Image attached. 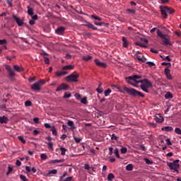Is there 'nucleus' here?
Instances as JSON below:
<instances>
[{
    "label": "nucleus",
    "mask_w": 181,
    "mask_h": 181,
    "mask_svg": "<svg viewBox=\"0 0 181 181\" xmlns=\"http://www.w3.org/2000/svg\"><path fill=\"white\" fill-rule=\"evenodd\" d=\"M164 74L166 76L168 80H173L172 74H170V69L165 68L164 70Z\"/></svg>",
    "instance_id": "nucleus-10"
},
{
    "label": "nucleus",
    "mask_w": 181,
    "mask_h": 181,
    "mask_svg": "<svg viewBox=\"0 0 181 181\" xmlns=\"http://www.w3.org/2000/svg\"><path fill=\"white\" fill-rule=\"evenodd\" d=\"M120 151L121 153L125 154L127 153V152H128V148H127L126 147H122Z\"/></svg>",
    "instance_id": "nucleus-41"
},
{
    "label": "nucleus",
    "mask_w": 181,
    "mask_h": 181,
    "mask_svg": "<svg viewBox=\"0 0 181 181\" xmlns=\"http://www.w3.org/2000/svg\"><path fill=\"white\" fill-rule=\"evenodd\" d=\"M165 100H169L170 98H173V95L170 92H168L165 95Z\"/></svg>",
    "instance_id": "nucleus-24"
},
{
    "label": "nucleus",
    "mask_w": 181,
    "mask_h": 181,
    "mask_svg": "<svg viewBox=\"0 0 181 181\" xmlns=\"http://www.w3.org/2000/svg\"><path fill=\"white\" fill-rule=\"evenodd\" d=\"M29 23L31 26H33V25H35V20H30Z\"/></svg>",
    "instance_id": "nucleus-64"
},
{
    "label": "nucleus",
    "mask_w": 181,
    "mask_h": 181,
    "mask_svg": "<svg viewBox=\"0 0 181 181\" xmlns=\"http://www.w3.org/2000/svg\"><path fill=\"white\" fill-rule=\"evenodd\" d=\"M45 84H46V81L40 79L38 82H35L32 85L31 88L33 91H40L42 90V86H45Z\"/></svg>",
    "instance_id": "nucleus-6"
},
{
    "label": "nucleus",
    "mask_w": 181,
    "mask_h": 181,
    "mask_svg": "<svg viewBox=\"0 0 181 181\" xmlns=\"http://www.w3.org/2000/svg\"><path fill=\"white\" fill-rule=\"evenodd\" d=\"M175 134H177L178 135H181V129H180V128H178V127L175 128Z\"/></svg>",
    "instance_id": "nucleus-46"
},
{
    "label": "nucleus",
    "mask_w": 181,
    "mask_h": 181,
    "mask_svg": "<svg viewBox=\"0 0 181 181\" xmlns=\"http://www.w3.org/2000/svg\"><path fill=\"white\" fill-rule=\"evenodd\" d=\"M18 139H19V141H21V142H22V144H26V140H25V139L23 138V136H18Z\"/></svg>",
    "instance_id": "nucleus-37"
},
{
    "label": "nucleus",
    "mask_w": 181,
    "mask_h": 181,
    "mask_svg": "<svg viewBox=\"0 0 181 181\" xmlns=\"http://www.w3.org/2000/svg\"><path fill=\"white\" fill-rule=\"evenodd\" d=\"M67 125L70 127V129L74 131V129H76V126H74V122L71 120H68Z\"/></svg>",
    "instance_id": "nucleus-18"
},
{
    "label": "nucleus",
    "mask_w": 181,
    "mask_h": 181,
    "mask_svg": "<svg viewBox=\"0 0 181 181\" xmlns=\"http://www.w3.org/2000/svg\"><path fill=\"white\" fill-rule=\"evenodd\" d=\"M111 92H112V90L110 88L105 90L104 94H105V97H108V95H110V94H111Z\"/></svg>",
    "instance_id": "nucleus-35"
},
{
    "label": "nucleus",
    "mask_w": 181,
    "mask_h": 181,
    "mask_svg": "<svg viewBox=\"0 0 181 181\" xmlns=\"http://www.w3.org/2000/svg\"><path fill=\"white\" fill-rule=\"evenodd\" d=\"M141 78H142V76L141 75H133L131 76H129L127 78H126L127 82L128 83V84H131L132 86H133V87H137L136 84H139L140 81L138 80H141ZM132 81H134L135 83H132Z\"/></svg>",
    "instance_id": "nucleus-5"
},
{
    "label": "nucleus",
    "mask_w": 181,
    "mask_h": 181,
    "mask_svg": "<svg viewBox=\"0 0 181 181\" xmlns=\"http://www.w3.org/2000/svg\"><path fill=\"white\" fill-rule=\"evenodd\" d=\"M114 148L112 147L109 148V155L111 156L113 153Z\"/></svg>",
    "instance_id": "nucleus-57"
},
{
    "label": "nucleus",
    "mask_w": 181,
    "mask_h": 181,
    "mask_svg": "<svg viewBox=\"0 0 181 181\" xmlns=\"http://www.w3.org/2000/svg\"><path fill=\"white\" fill-rule=\"evenodd\" d=\"M162 131H165V132H172L173 131V127L170 126L164 127L162 129Z\"/></svg>",
    "instance_id": "nucleus-19"
},
{
    "label": "nucleus",
    "mask_w": 181,
    "mask_h": 181,
    "mask_svg": "<svg viewBox=\"0 0 181 181\" xmlns=\"http://www.w3.org/2000/svg\"><path fill=\"white\" fill-rule=\"evenodd\" d=\"M94 23L96 26H105V28H108V26L110 25V24H108L107 23H104V22H97V21H94Z\"/></svg>",
    "instance_id": "nucleus-17"
},
{
    "label": "nucleus",
    "mask_w": 181,
    "mask_h": 181,
    "mask_svg": "<svg viewBox=\"0 0 181 181\" xmlns=\"http://www.w3.org/2000/svg\"><path fill=\"white\" fill-rule=\"evenodd\" d=\"M155 121L158 122L159 124L162 123V122L163 121V117H162V116H159V117H158L157 116L155 117L154 118Z\"/></svg>",
    "instance_id": "nucleus-23"
},
{
    "label": "nucleus",
    "mask_w": 181,
    "mask_h": 181,
    "mask_svg": "<svg viewBox=\"0 0 181 181\" xmlns=\"http://www.w3.org/2000/svg\"><path fill=\"white\" fill-rule=\"evenodd\" d=\"M27 8L28 15H30V16H33V15H35V13L33 12V8H30V6H28Z\"/></svg>",
    "instance_id": "nucleus-21"
},
{
    "label": "nucleus",
    "mask_w": 181,
    "mask_h": 181,
    "mask_svg": "<svg viewBox=\"0 0 181 181\" xmlns=\"http://www.w3.org/2000/svg\"><path fill=\"white\" fill-rule=\"evenodd\" d=\"M159 8L160 9L163 19H168V13L173 15V13L175 12L174 8L168 7V6H160Z\"/></svg>",
    "instance_id": "nucleus-3"
},
{
    "label": "nucleus",
    "mask_w": 181,
    "mask_h": 181,
    "mask_svg": "<svg viewBox=\"0 0 181 181\" xmlns=\"http://www.w3.org/2000/svg\"><path fill=\"white\" fill-rule=\"evenodd\" d=\"M5 69L8 71L9 77H15V71H13V69H12L11 66L5 65Z\"/></svg>",
    "instance_id": "nucleus-9"
},
{
    "label": "nucleus",
    "mask_w": 181,
    "mask_h": 181,
    "mask_svg": "<svg viewBox=\"0 0 181 181\" xmlns=\"http://www.w3.org/2000/svg\"><path fill=\"white\" fill-rule=\"evenodd\" d=\"M25 107H31L32 102L30 100H26L25 102Z\"/></svg>",
    "instance_id": "nucleus-44"
},
{
    "label": "nucleus",
    "mask_w": 181,
    "mask_h": 181,
    "mask_svg": "<svg viewBox=\"0 0 181 181\" xmlns=\"http://www.w3.org/2000/svg\"><path fill=\"white\" fill-rule=\"evenodd\" d=\"M115 179V176L114 175L113 173H110L107 175V180L108 181H112V180Z\"/></svg>",
    "instance_id": "nucleus-26"
},
{
    "label": "nucleus",
    "mask_w": 181,
    "mask_h": 181,
    "mask_svg": "<svg viewBox=\"0 0 181 181\" xmlns=\"http://www.w3.org/2000/svg\"><path fill=\"white\" fill-rule=\"evenodd\" d=\"M91 18L93 19H95V21H98L99 22H101V21H103V18H101L100 16H97L95 15H92Z\"/></svg>",
    "instance_id": "nucleus-29"
},
{
    "label": "nucleus",
    "mask_w": 181,
    "mask_h": 181,
    "mask_svg": "<svg viewBox=\"0 0 181 181\" xmlns=\"http://www.w3.org/2000/svg\"><path fill=\"white\" fill-rule=\"evenodd\" d=\"M162 66H168V67H170V66H172V64L170 63H168V62H163L162 64Z\"/></svg>",
    "instance_id": "nucleus-56"
},
{
    "label": "nucleus",
    "mask_w": 181,
    "mask_h": 181,
    "mask_svg": "<svg viewBox=\"0 0 181 181\" xmlns=\"http://www.w3.org/2000/svg\"><path fill=\"white\" fill-rule=\"evenodd\" d=\"M81 103L82 104H85V105H87V98H83L81 100Z\"/></svg>",
    "instance_id": "nucleus-49"
},
{
    "label": "nucleus",
    "mask_w": 181,
    "mask_h": 181,
    "mask_svg": "<svg viewBox=\"0 0 181 181\" xmlns=\"http://www.w3.org/2000/svg\"><path fill=\"white\" fill-rule=\"evenodd\" d=\"M74 69V66L66 65L62 68V70H73Z\"/></svg>",
    "instance_id": "nucleus-22"
},
{
    "label": "nucleus",
    "mask_w": 181,
    "mask_h": 181,
    "mask_svg": "<svg viewBox=\"0 0 181 181\" xmlns=\"http://www.w3.org/2000/svg\"><path fill=\"white\" fill-rule=\"evenodd\" d=\"M123 90L129 94V95H131V97H141V98H144L145 97V95L142 93V92L137 90L134 88H129L126 86H123Z\"/></svg>",
    "instance_id": "nucleus-2"
},
{
    "label": "nucleus",
    "mask_w": 181,
    "mask_h": 181,
    "mask_svg": "<svg viewBox=\"0 0 181 181\" xmlns=\"http://www.w3.org/2000/svg\"><path fill=\"white\" fill-rule=\"evenodd\" d=\"M6 40H0V45H6Z\"/></svg>",
    "instance_id": "nucleus-60"
},
{
    "label": "nucleus",
    "mask_w": 181,
    "mask_h": 181,
    "mask_svg": "<svg viewBox=\"0 0 181 181\" xmlns=\"http://www.w3.org/2000/svg\"><path fill=\"white\" fill-rule=\"evenodd\" d=\"M78 77H80V75H78V74H71V75L66 76V80L68 82L73 81L77 83V81H78Z\"/></svg>",
    "instance_id": "nucleus-8"
},
{
    "label": "nucleus",
    "mask_w": 181,
    "mask_h": 181,
    "mask_svg": "<svg viewBox=\"0 0 181 181\" xmlns=\"http://www.w3.org/2000/svg\"><path fill=\"white\" fill-rule=\"evenodd\" d=\"M157 36L161 40L160 44L163 46H172V41H170V37L166 34L162 33L160 30H157Z\"/></svg>",
    "instance_id": "nucleus-1"
},
{
    "label": "nucleus",
    "mask_w": 181,
    "mask_h": 181,
    "mask_svg": "<svg viewBox=\"0 0 181 181\" xmlns=\"http://www.w3.org/2000/svg\"><path fill=\"white\" fill-rule=\"evenodd\" d=\"M114 153L116 156V158H117V159H119V150H118V148L115 149Z\"/></svg>",
    "instance_id": "nucleus-33"
},
{
    "label": "nucleus",
    "mask_w": 181,
    "mask_h": 181,
    "mask_svg": "<svg viewBox=\"0 0 181 181\" xmlns=\"http://www.w3.org/2000/svg\"><path fill=\"white\" fill-rule=\"evenodd\" d=\"M9 119L6 116L0 117V124H8Z\"/></svg>",
    "instance_id": "nucleus-16"
},
{
    "label": "nucleus",
    "mask_w": 181,
    "mask_h": 181,
    "mask_svg": "<svg viewBox=\"0 0 181 181\" xmlns=\"http://www.w3.org/2000/svg\"><path fill=\"white\" fill-rule=\"evenodd\" d=\"M6 2H7V4H8V5L9 6H11V8H12V6H13V5L12 4V1H10V0H6Z\"/></svg>",
    "instance_id": "nucleus-58"
},
{
    "label": "nucleus",
    "mask_w": 181,
    "mask_h": 181,
    "mask_svg": "<svg viewBox=\"0 0 181 181\" xmlns=\"http://www.w3.org/2000/svg\"><path fill=\"white\" fill-rule=\"evenodd\" d=\"M85 26H87V28H89L93 30H98V28L97 27H95L94 25H93L91 23H89V22H86V23L85 24Z\"/></svg>",
    "instance_id": "nucleus-15"
},
{
    "label": "nucleus",
    "mask_w": 181,
    "mask_h": 181,
    "mask_svg": "<svg viewBox=\"0 0 181 181\" xmlns=\"http://www.w3.org/2000/svg\"><path fill=\"white\" fill-rule=\"evenodd\" d=\"M44 62L45 64H50V59L47 57H44Z\"/></svg>",
    "instance_id": "nucleus-43"
},
{
    "label": "nucleus",
    "mask_w": 181,
    "mask_h": 181,
    "mask_svg": "<svg viewBox=\"0 0 181 181\" xmlns=\"http://www.w3.org/2000/svg\"><path fill=\"white\" fill-rule=\"evenodd\" d=\"M146 64H148L150 67H153V66H155V63L152 62H147Z\"/></svg>",
    "instance_id": "nucleus-53"
},
{
    "label": "nucleus",
    "mask_w": 181,
    "mask_h": 181,
    "mask_svg": "<svg viewBox=\"0 0 181 181\" xmlns=\"http://www.w3.org/2000/svg\"><path fill=\"white\" fill-rule=\"evenodd\" d=\"M165 141L167 142V145H172V141H170V139H167Z\"/></svg>",
    "instance_id": "nucleus-61"
},
{
    "label": "nucleus",
    "mask_w": 181,
    "mask_h": 181,
    "mask_svg": "<svg viewBox=\"0 0 181 181\" xmlns=\"http://www.w3.org/2000/svg\"><path fill=\"white\" fill-rule=\"evenodd\" d=\"M13 69L14 70H16V71H18V73H22L23 71V68H21L18 65H14Z\"/></svg>",
    "instance_id": "nucleus-20"
},
{
    "label": "nucleus",
    "mask_w": 181,
    "mask_h": 181,
    "mask_svg": "<svg viewBox=\"0 0 181 181\" xmlns=\"http://www.w3.org/2000/svg\"><path fill=\"white\" fill-rule=\"evenodd\" d=\"M33 121L35 122V124H39V118L38 117H35L33 119Z\"/></svg>",
    "instance_id": "nucleus-63"
},
{
    "label": "nucleus",
    "mask_w": 181,
    "mask_h": 181,
    "mask_svg": "<svg viewBox=\"0 0 181 181\" xmlns=\"http://www.w3.org/2000/svg\"><path fill=\"white\" fill-rule=\"evenodd\" d=\"M33 21H37V15L31 16Z\"/></svg>",
    "instance_id": "nucleus-62"
},
{
    "label": "nucleus",
    "mask_w": 181,
    "mask_h": 181,
    "mask_svg": "<svg viewBox=\"0 0 181 181\" xmlns=\"http://www.w3.org/2000/svg\"><path fill=\"white\" fill-rule=\"evenodd\" d=\"M48 175H57V170L54 169L49 171Z\"/></svg>",
    "instance_id": "nucleus-36"
},
{
    "label": "nucleus",
    "mask_w": 181,
    "mask_h": 181,
    "mask_svg": "<svg viewBox=\"0 0 181 181\" xmlns=\"http://www.w3.org/2000/svg\"><path fill=\"white\" fill-rule=\"evenodd\" d=\"M134 169V165L129 164L126 166V170H128V172H131V170H133Z\"/></svg>",
    "instance_id": "nucleus-27"
},
{
    "label": "nucleus",
    "mask_w": 181,
    "mask_h": 181,
    "mask_svg": "<svg viewBox=\"0 0 181 181\" xmlns=\"http://www.w3.org/2000/svg\"><path fill=\"white\" fill-rule=\"evenodd\" d=\"M84 169H86V170H90V169H92V170H94V168L90 167V165L88 164H85Z\"/></svg>",
    "instance_id": "nucleus-39"
},
{
    "label": "nucleus",
    "mask_w": 181,
    "mask_h": 181,
    "mask_svg": "<svg viewBox=\"0 0 181 181\" xmlns=\"http://www.w3.org/2000/svg\"><path fill=\"white\" fill-rule=\"evenodd\" d=\"M167 165L171 170H174V172H179L177 170L180 168V165H179V160H175L173 163L168 162Z\"/></svg>",
    "instance_id": "nucleus-7"
},
{
    "label": "nucleus",
    "mask_w": 181,
    "mask_h": 181,
    "mask_svg": "<svg viewBox=\"0 0 181 181\" xmlns=\"http://www.w3.org/2000/svg\"><path fill=\"white\" fill-rule=\"evenodd\" d=\"M95 63L98 67H102L103 69H106L107 67V64L100 62L98 59H95Z\"/></svg>",
    "instance_id": "nucleus-12"
},
{
    "label": "nucleus",
    "mask_w": 181,
    "mask_h": 181,
    "mask_svg": "<svg viewBox=\"0 0 181 181\" xmlns=\"http://www.w3.org/2000/svg\"><path fill=\"white\" fill-rule=\"evenodd\" d=\"M144 161L146 163V165H153V161L149 160V158H145Z\"/></svg>",
    "instance_id": "nucleus-31"
},
{
    "label": "nucleus",
    "mask_w": 181,
    "mask_h": 181,
    "mask_svg": "<svg viewBox=\"0 0 181 181\" xmlns=\"http://www.w3.org/2000/svg\"><path fill=\"white\" fill-rule=\"evenodd\" d=\"M60 151H61V155H66V151H67V149H66V148L64 147H62L60 148Z\"/></svg>",
    "instance_id": "nucleus-38"
},
{
    "label": "nucleus",
    "mask_w": 181,
    "mask_h": 181,
    "mask_svg": "<svg viewBox=\"0 0 181 181\" xmlns=\"http://www.w3.org/2000/svg\"><path fill=\"white\" fill-rule=\"evenodd\" d=\"M74 141L76 142V144H80V142H81V139L78 137H74Z\"/></svg>",
    "instance_id": "nucleus-54"
},
{
    "label": "nucleus",
    "mask_w": 181,
    "mask_h": 181,
    "mask_svg": "<svg viewBox=\"0 0 181 181\" xmlns=\"http://www.w3.org/2000/svg\"><path fill=\"white\" fill-rule=\"evenodd\" d=\"M122 40L123 42L124 47H128V41L127 40V37H122Z\"/></svg>",
    "instance_id": "nucleus-25"
},
{
    "label": "nucleus",
    "mask_w": 181,
    "mask_h": 181,
    "mask_svg": "<svg viewBox=\"0 0 181 181\" xmlns=\"http://www.w3.org/2000/svg\"><path fill=\"white\" fill-rule=\"evenodd\" d=\"M69 89V85L66 83H62L60 86H59L56 90V91H62L64 90H68Z\"/></svg>",
    "instance_id": "nucleus-11"
},
{
    "label": "nucleus",
    "mask_w": 181,
    "mask_h": 181,
    "mask_svg": "<svg viewBox=\"0 0 181 181\" xmlns=\"http://www.w3.org/2000/svg\"><path fill=\"white\" fill-rule=\"evenodd\" d=\"M160 57L163 58V60H165L167 62H172V59H170V57L169 56L164 57L161 56Z\"/></svg>",
    "instance_id": "nucleus-42"
},
{
    "label": "nucleus",
    "mask_w": 181,
    "mask_h": 181,
    "mask_svg": "<svg viewBox=\"0 0 181 181\" xmlns=\"http://www.w3.org/2000/svg\"><path fill=\"white\" fill-rule=\"evenodd\" d=\"M64 30H66V28L63 26H61L55 30V33H57V35H64Z\"/></svg>",
    "instance_id": "nucleus-13"
},
{
    "label": "nucleus",
    "mask_w": 181,
    "mask_h": 181,
    "mask_svg": "<svg viewBox=\"0 0 181 181\" xmlns=\"http://www.w3.org/2000/svg\"><path fill=\"white\" fill-rule=\"evenodd\" d=\"M111 139H112V141H118V136H117V135H115V134H112Z\"/></svg>",
    "instance_id": "nucleus-47"
},
{
    "label": "nucleus",
    "mask_w": 181,
    "mask_h": 181,
    "mask_svg": "<svg viewBox=\"0 0 181 181\" xmlns=\"http://www.w3.org/2000/svg\"><path fill=\"white\" fill-rule=\"evenodd\" d=\"M127 11L129 13H132L133 15H134V13H135V12H136L135 9H131V8H128V9L127 10Z\"/></svg>",
    "instance_id": "nucleus-48"
},
{
    "label": "nucleus",
    "mask_w": 181,
    "mask_h": 181,
    "mask_svg": "<svg viewBox=\"0 0 181 181\" xmlns=\"http://www.w3.org/2000/svg\"><path fill=\"white\" fill-rule=\"evenodd\" d=\"M48 148L49 149H51V151H53V143L52 142L48 143Z\"/></svg>",
    "instance_id": "nucleus-55"
},
{
    "label": "nucleus",
    "mask_w": 181,
    "mask_h": 181,
    "mask_svg": "<svg viewBox=\"0 0 181 181\" xmlns=\"http://www.w3.org/2000/svg\"><path fill=\"white\" fill-rule=\"evenodd\" d=\"M40 158L42 160H46V159H47V155L45 154V153H42L40 155Z\"/></svg>",
    "instance_id": "nucleus-45"
},
{
    "label": "nucleus",
    "mask_w": 181,
    "mask_h": 181,
    "mask_svg": "<svg viewBox=\"0 0 181 181\" xmlns=\"http://www.w3.org/2000/svg\"><path fill=\"white\" fill-rule=\"evenodd\" d=\"M136 59L137 60H139V62H141L142 63H145V60H146V59H144L142 58V57L137 55L136 56Z\"/></svg>",
    "instance_id": "nucleus-34"
},
{
    "label": "nucleus",
    "mask_w": 181,
    "mask_h": 181,
    "mask_svg": "<svg viewBox=\"0 0 181 181\" xmlns=\"http://www.w3.org/2000/svg\"><path fill=\"white\" fill-rule=\"evenodd\" d=\"M138 83H141V85L140 86V88L143 91H144V93H149V89L148 88H151L152 87V83L149 80L144 78L143 80H140Z\"/></svg>",
    "instance_id": "nucleus-4"
},
{
    "label": "nucleus",
    "mask_w": 181,
    "mask_h": 181,
    "mask_svg": "<svg viewBox=\"0 0 181 181\" xmlns=\"http://www.w3.org/2000/svg\"><path fill=\"white\" fill-rule=\"evenodd\" d=\"M66 74H67V72L66 71H57L56 73V75L58 76V77H60L62 76H66Z\"/></svg>",
    "instance_id": "nucleus-28"
},
{
    "label": "nucleus",
    "mask_w": 181,
    "mask_h": 181,
    "mask_svg": "<svg viewBox=\"0 0 181 181\" xmlns=\"http://www.w3.org/2000/svg\"><path fill=\"white\" fill-rule=\"evenodd\" d=\"M13 18L16 21V22L18 25V26H22V25H23V21L21 20V18H18L15 15H13Z\"/></svg>",
    "instance_id": "nucleus-14"
},
{
    "label": "nucleus",
    "mask_w": 181,
    "mask_h": 181,
    "mask_svg": "<svg viewBox=\"0 0 181 181\" xmlns=\"http://www.w3.org/2000/svg\"><path fill=\"white\" fill-rule=\"evenodd\" d=\"M20 178L21 179V180L23 181H28V178L26 177V176L23 175H20Z\"/></svg>",
    "instance_id": "nucleus-50"
},
{
    "label": "nucleus",
    "mask_w": 181,
    "mask_h": 181,
    "mask_svg": "<svg viewBox=\"0 0 181 181\" xmlns=\"http://www.w3.org/2000/svg\"><path fill=\"white\" fill-rule=\"evenodd\" d=\"M75 97L77 100H80V98H81V95L78 94V93H76L75 94Z\"/></svg>",
    "instance_id": "nucleus-59"
},
{
    "label": "nucleus",
    "mask_w": 181,
    "mask_h": 181,
    "mask_svg": "<svg viewBox=\"0 0 181 181\" xmlns=\"http://www.w3.org/2000/svg\"><path fill=\"white\" fill-rule=\"evenodd\" d=\"M91 59H93V57L90 55L85 56L83 57V60H84L85 62H89V60H91Z\"/></svg>",
    "instance_id": "nucleus-32"
},
{
    "label": "nucleus",
    "mask_w": 181,
    "mask_h": 181,
    "mask_svg": "<svg viewBox=\"0 0 181 181\" xmlns=\"http://www.w3.org/2000/svg\"><path fill=\"white\" fill-rule=\"evenodd\" d=\"M51 131H52L53 135H54L55 136L57 135V130L56 129V127H53L51 129Z\"/></svg>",
    "instance_id": "nucleus-40"
},
{
    "label": "nucleus",
    "mask_w": 181,
    "mask_h": 181,
    "mask_svg": "<svg viewBox=\"0 0 181 181\" xmlns=\"http://www.w3.org/2000/svg\"><path fill=\"white\" fill-rule=\"evenodd\" d=\"M12 170H13V168L8 166V172L6 173V175H10Z\"/></svg>",
    "instance_id": "nucleus-52"
},
{
    "label": "nucleus",
    "mask_w": 181,
    "mask_h": 181,
    "mask_svg": "<svg viewBox=\"0 0 181 181\" xmlns=\"http://www.w3.org/2000/svg\"><path fill=\"white\" fill-rule=\"evenodd\" d=\"M70 97H71V93H64V98H70Z\"/></svg>",
    "instance_id": "nucleus-51"
},
{
    "label": "nucleus",
    "mask_w": 181,
    "mask_h": 181,
    "mask_svg": "<svg viewBox=\"0 0 181 181\" xmlns=\"http://www.w3.org/2000/svg\"><path fill=\"white\" fill-rule=\"evenodd\" d=\"M102 83L99 84L98 88L96 89V91L99 93L101 94V93H103V91H104V89H103V88L101 87Z\"/></svg>",
    "instance_id": "nucleus-30"
}]
</instances>
